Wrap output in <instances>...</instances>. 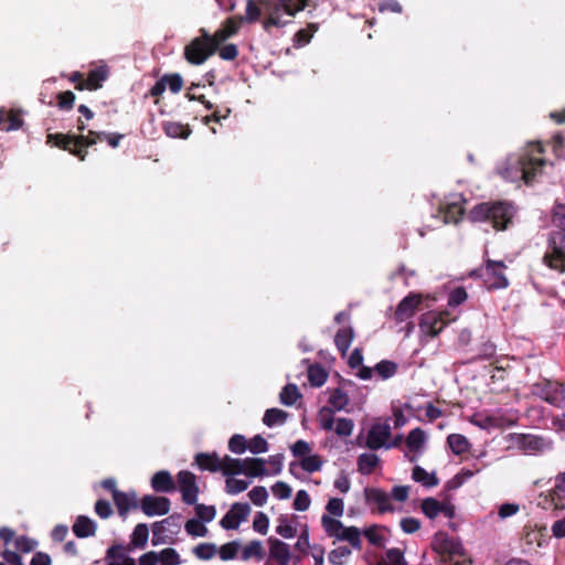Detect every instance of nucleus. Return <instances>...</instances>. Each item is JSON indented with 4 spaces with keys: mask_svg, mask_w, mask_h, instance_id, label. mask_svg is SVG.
Listing matches in <instances>:
<instances>
[{
    "mask_svg": "<svg viewBox=\"0 0 565 565\" xmlns=\"http://www.w3.org/2000/svg\"><path fill=\"white\" fill-rule=\"evenodd\" d=\"M311 2L312 0H259L260 9L254 0H247L246 14L243 19L244 22L255 23L260 19L262 10H264L265 18L262 25L264 31L270 34L274 28L281 29L290 22L282 19V13L296 17Z\"/></svg>",
    "mask_w": 565,
    "mask_h": 565,
    "instance_id": "nucleus-1",
    "label": "nucleus"
},
{
    "mask_svg": "<svg viewBox=\"0 0 565 565\" xmlns=\"http://www.w3.org/2000/svg\"><path fill=\"white\" fill-rule=\"evenodd\" d=\"M513 216L512 204L502 201L479 203L468 213L471 222L490 223L495 231L507 230Z\"/></svg>",
    "mask_w": 565,
    "mask_h": 565,
    "instance_id": "nucleus-2",
    "label": "nucleus"
},
{
    "mask_svg": "<svg viewBox=\"0 0 565 565\" xmlns=\"http://www.w3.org/2000/svg\"><path fill=\"white\" fill-rule=\"evenodd\" d=\"M543 153L544 148L541 142H530L513 163V167L520 172L521 179L526 184H530L545 166Z\"/></svg>",
    "mask_w": 565,
    "mask_h": 565,
    "instance_id": "nucleus-3",
    "label": "nucleus"
},
{
    "mask_svg": "<svg viewBox=\"0 0 565 565\" xmlns=\"http://www.w3.org/2000/svg\"><path fill=\"white\" fill-rule=\"evenodd\" d=\"M46 143L57 147L84 161L87 156V148L96 145V139L90 136L88 130L87 135H73V134H49Z\"/></svg>",
    "mask_w": 565,
    "mask_h": 565,
    "instance_id": "nucleus-4",
    "label": "nucleus"
},
{
    "mask_svg": "<svg viewBox=\"0 0 565 565\" xmlns=\"http://www.w3.org/2000/svg\"><path fill=\"white\" fill-rule=\"evenodd\" d=\"M200 35L192 39L184 46L183 56L191 65H202L217 51L210 39V32L204 28L199 30Z\"/></svg>",
    "mask_w": 565,
    "mask_h": 565,
    "instance_id": "nucleus-5",
    "label": "nucleus"
},
{
    "mask_svg": "<svg viewBox=\"0 0 565 565\" xmlns=\"http://www.w3.org/2000/svg\"><path fill=\"white\" fill-rule=\"evenodd\" d=\"M543 264L559 274L565 273V234L563 232L550 233Z\"/></svg>",
    "mask_w": 565,
    "mask_h": 565,
    "instance_id": "nucleus-6",
    "label": "nucleus"
},
{
    "mask_svg": "<svg viewBox=\"0 0 565 565\" xmlns=\"http://www.w3.org/2000/svg\"><path fill=\"white\" fill-rule=\"evenodd\" d=\"M448 311H427L419 318V330L423 334L435 338L450 322Z\"/></svg>",
    "mask_w": 565,
    "mask_h": 565,
    "instance_id": "nucleus-7",
    "label": "nucleus"
},
{
    "mask_svg": "<svg viewBox=\"0 0 565 565\" xmlns=\"http://www.w3.org/2000/svg\"><path fill=\"white\" fill-rule=\"evenodd\" d=\"M244 23L243 15H232L225 19L220 28L213 33H210V39L214 44V47L218 50L220 45L225 43L228 39L236 35Z\"/></svg>",
    "mask_w": 565,
    "mask_h": 565,
    "instance_id": "nucleus-8",
    "label": "nucleus"
},
{
    "mask_svg": "<svg viewBox=\"0 0 565 565\" xmlns=\"http://www.w3.org/2000/svg\"><path fill=\"white\" fill-rule=\"evenodd\" d=\"M507 266L503 262L488 259L486 262V285L489 290L502 289L509 286V280L504 275Z\"/></svg>",
    "mask_w": 565,
    "mask_h": 565,
    "instance_id": "nucleus-9",
    "label": "nucleus"
},
{
    "mask_svg": "<svg viewBox=\"0 0 565 565\" xmlns=\"http://www.w3.org/2000/svg\"><path fill=\"white\" fill-rule=\"evenodd\" d=\"M177 479L183 502L189 505L195 504L200 492L195 475L191 471L182 470L177 475Z\"/></svg>",
    "mask_w": 565,
    "mask_h": 565,
    "instance_id": "nucleus-10",
    "label": "nucleus"
},
{
    "mask_svg": "<svg viewBox=\"0 0 565 565\" xmlns=\"http://www.w3.org/2000/svg\"><path fill=\"white\" fill-rule=\"evenodd\" d=\"M465 199L460 196L454 202L440 204L436 217L440 218L443 224H458L465 214Z\"/></svg>",
    "mask_w": 565,
    "mask_h": 565,
    "instance_id": "nucleus-11",
    "label": "nucleus"
},
{
    "mask_svg": "<svg viewBox=\"0 0 565 565\" xmlns=\"http://www.w3.org/2000/svg\"><path fill=\"white\" fill-rule=\"evenodd\" d=\"M250 513L248 503H234L226 514L220 521V524L225 530L238 529L241 522L245 521Z\"/></svg>",
    "mask_w": 565,
    "mask_h": 565,
    "instance_id": "nucleus-12",
    "label": "nucleus"
},
{
    "mask_svg": "<svg viewBox=\"0 0 565 565\" xmlns=\"http://www.w3.org/2000/svg\"><path fill=\"white\" fill-rule=\"evenodd\" d=\"M422 301L423 296L420 294L409 292L396 307L394 312L396 322L401 323L411 319L415 315Z\"/></svg>",
    "mask_w": 565,
    "mask_h": 565,
    "instance_id": "nucleus-13",
    "label": "nucleus"
},
{
    "mask_svg": "<svg viewBox=\"0 0 565 565\" xmlns=\"http://www.w3.org/2000/svg\"><path fill=\"white\" fill-rule=\"evenodd\" d=\"M171 502L167 497L147 494L140 501L142 512L148 515H164L170 511Z\"/></svg>",
    "mask_w": 565,
    "mask_h": 565,
    "instance_id": "nucleus-14",
    "label": "nucleus"
},
{
    "mask_svg": "<svg viewBox=\"0 0 565 565\" xmlns=\"http://www.w3.org/2000/svg\"><path fill=\"white\" fill-rule=\"evenodd\" d=\"M391 437V427L388 424H374L371 426L367 438L366 447L371 450H377L386 447V443Z\"/></svg>",
    "mask_w": 565,
    "mask_h": 565,
    "instance_id": "nucleus-15",
    "label": "nucleus"
},
{
    "mask_svg": "<svg viewBox=\"0 0 565 565\" xmlns=\"http://www.w3.org/2000/svg\"><path fill=\"white\" fill-rule=\"evenodd\" d=\"M269 547V559L274 561L276 565H288L291 561L290 547L284 541L270 536L267 540Z\"/></svg>",
    "mask_w": 565,
    "mask_h": 565,
    "instance_id": "nucleus-16",
    "label": "nucleus"
},
{
    "mask_svg": "<svg viewBox=\"0 0 565 565\" xmlns=\"http://www.w3.org/2000/svg\"><path fill=\"white\" fill-rule=\"evenodd\" d=\"M113 500L117 508L118 514L122 520L127 519L130 510H137L140 507V502L138 501L137 493L135 491L116 492Z\"/></svg>",
    "mask_w": 565,
    "mask_h": 565,
    "instance_id": "nucleus-17",
    "label": "nucleus"
},
{
    "mask_svg": "<svg viewBox=\"0 0 565 565\" xmlns=\"http://www.w3.org/2000/svg\"><path fill=\"white\" fill-rule=\"evenodd\" d=\"M364 495L366 503L375 504L380 513L394 511L390 495L384 490L380 488H365Z\"/></svg>",
    "mask_w": 565,
    "mask_h": 565,
    "instance_id": "nucleus-18",
    "label": "nucleus"
},
{
    "mask_svg": "<svg viewBox=\"0 0 565 565\" xmlns=\"http://www.w3.org/2000/svg\"><path fill=\"white\" fill-rule=\"evenodd\" d=\"M535 393L546 403L559 407L558 382L544 380L535 384Z\"/></svg>",
    "mask_w": 565,
    "mask_h": 565,
    "instance_id": "nucleus-19",
    "label": "nucleus"
},
{
    "mask_svg": "<svg viewBox=\"0 0 565 565\" xmlns=\"http://www.w3.org/2000/svg\"><path fill=\"white\" fill-rule=\"evenodd\" d=\"M108 77V70L106 66H98L88 72L85 83L78 86V90H96L102 87L104 81Z\"/></svg>",
    "mask_w": 565,
    "mask_h": 565,
    "instance_id": "nucleus-20",
    "label": "nucleus"
},
{
    "mask_svg": "<svg viewBox=\"0 0 565 565\" xmlns=\"http://www.w3.org/2000/svg\"><path fill=\"white\" fill-rule=\"evenodd\" d=\"M151 487L156 492L169 493L175 490L174 480L167 470H160L152 476Z\"/></svg>",
    "mask_w": 565,
    "mask_h": 565,
    "instance_id": "nucleus-21",
    "label": "nucleus"
},
{
    "mask_svg": "<svg viewBox=\"0 0 565 565\" xmlns=\"http://www.w3.org/2000/svg\"><path fill=\"white\" fill-rule=\"evenodd\" d=\"M194 460L202 471L217 472L221 470L222 458L216 452H199Z\"/></svg>",
    "mask_w": 565,
    "mask_h": 565,
    "instance_id": "nucleus-22",
    "label": "nucleus"
},
{
    "mask_svg": "<svg viewBox=\"0 0 565 565\" xmlns=\"http://www.w3.org/2000/svg\"><path fill=\"white\" fill-rule=\"evenodd\" d=\"M72 529L78 539H85L95 535L96 523L86 515H79L75 520Z\"/></svg>",
    "mask_w": 565,
    "mask_h": 565,
    "instance_id": "nucleus-23",
    "label": "nucleus"
},
{
    "mask_svg": "<svg viewBox=\"0 0 565 565\" xmlns=\"http://www.w3.org/2000/svg\"><path fill=\"white\" fill-rule=\"evenodd\" d=\"M434 550L439 553L443 557H448L452 561L456 555H463L462 546L454 540L444 539L439 543H434Z\"/></svg>",
    "mask_w": 565,
    "mask_h": 565,
    "instance_id": "nucleus-24",
    "label": "nucleus"
},
{
    "mask_svg": "<svg viewBox=\"0 0 565 565\" xmlns=\"http://www.w3.org/2000/svg\"><path fill=\"white\" fill-rule=\"evenodd\" d=\"M319 30V23L309 22L306 28L298 30L292 36V45L296 49L309 44L315 33Z\"/></svg>",
    "mask_w": 565,
    "mask_h": 565,
    "instance_id": "nucleus-25",
    "label": "nucleus"
},
{
    "mask_svg": "<svg viewBox=\"0 0 565 565\" xmlns=\"http://www.w3.org/2000/svg\"><path fill=\"white\" fill-rule=\"evenodd\" d=\"M23 120L21 119V115L15 110H0V130L1 131H11L21 128Z\"/></svg>",
    "mask_w": 565,
    "mask_h": 565,
    "instance_id": "nucleus-26",
    "label": "nucleus"
},
{
    "mask_svg": "<svg viewBox=\"0 0 565 565\" xmlns=\"http://www.w3.org/2000/svg\"><path fill=\"white\" fill-rule=\"evenodd\" d=\"M354 339L352 327L340 328L334 335V344L342 356H344Z\"/></svg>",
    "mask_w": 565,
    "mask_h": 565,
    "instance_id": "nucleus-27",
    "label": "nucleus"
},
{
    "mask_svg": "<svg viewBox=\"0 0 565 565\" xmlns=\"http://www.w3.org/2000/svg\"><path fill=\"white\" fill-rule=\"evenodd\" d=\"M164 134L170 138L188 139L192 132L191 127L188 124L179 121H164L162 124Z\"/></svg>",
    "mask_w": 565,
    "mask_h": 565,
    "instance_id": "nucleus-28",
    "label": "nucleus"
},
{
    "mask_svg": "<svg viewBox=\"0 0 565 565\" xmlns=\"http://www.w3.org/2000/svg\"><path fill=\"white\" fill-rule=\"evenodd\" d=\"M244 471L243 473L248 477H263L267 475L265 460L262 458L248 457L243 459Z\"/></svg>",
    "mask_w": 565,
    "mask_h": 565,
    "instance_id": "nucleus-29",
    "label": "nucleus"
},
{
    "mask_svg": "<svg viewBox=\"0 0 565 565\" xmlns=\"http://www.w3.org/2000/svg\"><path fill=\"white\" fill-rule=\"evenodd\" d=\"M426 434L419 427L412 429L405 439L407 449L414 454L419 452L424 448Z\"/></svg>",
    "mask_w": 565,
    "mask_h": 565,
    "instance_id": "nucleus-30",
    "label": "nucleus"
},
{
    "mask_svg": "<svg viewBox=\"0 0 565 565\" xmlns=\"http://www.w3.org/2000/svg\"><path fill=\"white\" fill-rule=\"evenodd\" d=\"M265 548L263 543L258 540H253L248 544H246L241 554V558L243 561L256 559L262 561L265 557Z\"/></svg>",
    "mask_w": 565,
    "mask_h": 565,
    "instance_id": "nucleus-31",
    "label": "nucleus"
},
{
    "mask_svg": "<svg viewBox=\"0 0 565 565\" xmlns=\"http://www.w3.org/2000/svg\"><path fill=\"white\" fill-rule=\"evenodd\" d=\"M414 481L422 483L426 488L436 487L439 482L435 473L427 472L423 467L415 466L412 472Z\"/></svg>",
    "mask_w": 565,
    "mask_h": 565,
    "instance_id": "nucleus-32",
    "label": "nucleus"
},
{
    "mask_svg": "<svg viewBox=\"0 0 565 565\" xmlns=\"http://www.w3.org/2000/svg\"><path fill=\"white\" fill-rule=\"evenodd\" d=\"M447 444L455 455L466 454L470 448L469 440L461 434H450L447 437Z\"/></svg>",
    "mask_w": 565,
    "mask_h": 565,
    "instance_id": "nucleus-33",
    "label": "nucleus"
},
{
    "mask_svg": "<svg viewBox=\"0 0 565 565\" xmlns=\"http://www.w3.org/2000/svg\"><path fill=\"white\" fill-rule=\"evenodd\" d=\"M221 470L225 476H235L243 473L244 465L243 460L224 456L221 461Z\"/></svg>",
    "mask_w": 565,
    "mask_h": 565,
    "instance_id": "nucleus-34",
    "label": "nucleus"
},
{
    "mask_svg": "<svg viewBox=\"0 0 565 565\" xmlns=\"http://www.w3.org/2000/svg\"><path fill=\"white\" fill-rule=\"evenodd\" d=\"M328 402L330 404V408H333L335 412H340L349 405L350 398L342 388L338 387L330 392Z\"/></svg>",
    "mask_w": 565,
    "mask_h": 565,
    "instance_id": "nucleus-35",
    "label": "nucleus"
},
{
    "mask_svg": "<svg viewBox=\"0 0 565 565\" xmlns=\"http://www.w3.org/2000/svg\"><path fill=\"white\" fill-rule=\"evenodd\" d=\"M328 379V372L320 364H312L308 369V381L311 386L320 387L322 386Z\"/></svg>",
    "mask_w": 565,
    "mask_h": 565,
    "instance_id": "nucleus-36",
    "label": "nucleus"
},
{
    "mask_svg": "<svg viewBox=\"0 0 565 565\" xmlns=\"http://www.w3.org/2000/svg\"><path fill=\"white\" fill-rule=\"evenodd\" d=\"M379 457L375 454H362L358 458V468L362 475H371L379 465Z\"/></svg>",
    "mask_w": 565,
    "mask_h": 565,
    "instance_id": "nucleus-37",
    "label": "nucleus"
},
{
    "mask_svg": "<svg viewBox=\"0 0 565 565\" xmlns=\"http://www.w3.org/2000/svg\"><path fill=\"white\" fill-rule=\"evenodd\" d=\"M288 418V413L279 408H268L263 417V423L268 427L282 425Z\"/></svg>",
    "mask_w": 565,
    "mask_h": 565,
    "instance_id": "nucleus-38",
    "label": "nucleus"
},
{
    "mask_svg": "<svg viewBox=\"0 0 565 565\" xmlns=\"http://www.w3.org/2000/svg\"><path fill=\"white\" fill-rule=\"evenodd\" d=\"M334 413L335 411L333 408H330L329 406H323L319 409L317 414V420L321 429L326 431L333 430V425L335 422Z\"/></svg>",
    "mask_w": 565,
    "mask_h": 565,
    "instance_id": "nucleus-39",
    "label": "nucleus"
},
{
    "mask_svg": "<svg viewBox=\"0 0 565 565\" xmlns=\"http://www.w3.org/2000/svg\"><path fill=\"white\" fill-rule=\"evenodd\" d=\"M544 440L533 435H520L518 437V446L527 451H537L543 447Z\"/></svg>",
    "mask_w": 565,
    "mask_h": 565,
    "instance_id": "nucleus-40",
    "label": "nucleus"
},
{
    "mask_svg": "<svg viewBox=\"0 0 565 565\" xmlns=\"http://www.w3.org/2000/svg\"><path fill=\"white\" fill-rule=\"evenodd\" d=\"M337 539L349 542L350 545L354 548L361 547V533L360 530L355 526L345 527L343 525V529Z\"/></svg>",
    "mask_w": 565,
    "mask_h": 565,
    "instance_id": "nucleus-41",
    "label": "nucleus"
},
{
    "mask_svg": "<svg viewBox=\"0 0 565 565\" xmlns=\"http://www.w3.org/2000/svg\"><path fill=\"white\" fill-rule=\"evenodd\" d=\"M280 402L286 406L294 405L299 398H301V394L296 384H287L282 387L279 394Z\"/></svg>",
    "mask_w": 565,
    "mask_h": 565,
    "instance_id": "nucleus-42",
    "label": "nucleus"
},
{
    "mask_svg": "<svg viewBox=\"0 0 565 565\" xmlns=\"http://www.w3.org/2000/svg\"><path fill=\"white\" fill-rule=\"evenodd\" d=\"M441 505L443 501L429 497L422 500L420 509L428 519L433 520L441 512Z\"/></svg>",
    "mask_w": 565,
    "mask_h": 565,
    "instance_id": "nucleus-43",
    "label": "nucleus"
},
{
    "mask_svg": "<svg viewBox=\"0 0 565 565\" xmlns=\"http://www.w3.org/2000/svg\"><path fill=\"white\" fill-rule=\"evenodd\" d=\"M321 524L329 537H338L341 530L343 529V524L341 521L331 518L328 514H323L321 518Z\"/></svg>",
    "mask_w": 565,
    "mask_h": 565,
    "instance_id": "nucleus-44",
    "label": "nucleus"
},
{
    "mask_svg": "<svg viewBox=\"0 0 565 565\" xmlns=\"http://www.w3.org/2000/svg\"><path fill=\"white\" fill-rule=\"evenodd\" d=\"M149 537V529L146 523H139L131 534V544L135 547H145Z\"/></svg>",
    "mask_w": 565,
    "mask_h": 565,
    "instance_id": "nucleus-45",
    "label": "nucleus"
},
{
    "mask_svg": "<svg viewBox=\"0 0 565 565\" xmlns=\"http://www.w3.org/2000/svg\"><path fill=\"white\" fill-rule=\"evenodd\" d=\"M278 525L276 526V533L284 539H292L297 535V529L291 523L287 515L281 514L278 518Z\"/></svg>",
    "mask_w": 565,
    "mask_h": 565,
    "instance_id": "nucleus-46",
    "label": "nucleus"
},
{
    "mask_svg": "<svg viewBox=\"0 0 565 565\" xmlns=\"http://www.w3.org/2000/svg\"><path fill=\"white\" fill-rule=\"evenodd\" d=\"M217 547L213 543H200L193 548V554L202 561H209L215 556Z\"/></svg>",
    "mask_w": 565,
    "mask_h": 565,
    "instance_id": "nucleus-47",
    "label": "nucleus"
},
{
    "mask_svg": "<svg viewBox=\"0 0 565 565\" xmlns=\"http://www.w3.org/2000/svg\"><path fill=\"white\" fill-rule=\"evenodd\" d=\"M351 553L348 546H339L329 553L328 558L332 565H343Z\"/></svg>",
    "mask_w": 565,
    "mask_h": 565,
    "instance_id": "nucleus-48",
    "label": "nucleus"
},
{
    "mask_svg": "<svg viewBox=\"0 0 565 565\" xmlns=\"http://www.w3.org/2000/svg\"><path fill=\"white\" fill-rule=\"evenodd\" d=\"M374 370L384 380L392 377L397 372V364L393 361L382 360L379 362Z\"/></svg>",
    "mask_w": 565,
    "mask_h": 565,
    "instance_id": "nucleus-49",
    "label": "nucleus"
},
{
    "mask_svg": "<svg viewBox=\"0 0 565 565\" xmlns=\"http://www.w3.org/2000/svg\"><path fill=\"white\" fill-rule=\"evenodd\" d=\"M239 546V542L237 541L227 542L217 550V553L222 561L234 559L238 553Z\"/></svg>",
    "mask_w": 565,
    "mask_h": 565,
    "instance_id": "nucleus-50",
    "label": "nucleus"
},
{
    "mask_svg": "<svg viewBox=\"0 0 565 565\" xmlns=\"http://www.w3.org/2000/svg\"><path fill=\"white\" fill-rule=\"evenodd\" d=\"M184 529L188 534L192 536H205L207 533L206 526L196 519H190L185 522Z\"/></svg>",
    "mask_w": 565,
    "mask_h": 565,
    "instance_id": "nucleus-51",
    "label": "nucleus"
},
{
    "mask_svg": "<svg viewBox=\"0 0 565 565\" xmlns=\"http://www.w3.org/2000/svg\"><path fill=\"white\" fill-rule=\"evenodd\" d=\"M195 514L201 522H211L215 518L216 509L214 505L195 503Z\"/></svg>",
    "mask_w": 565,
    "mask_h": 565,
    "instance_id": "nucleus-52",
    "label": "nucleus"
},
{
    "mask_svg": "<svg viewBox=\"0 0 565 565\" xmlns=\"http://www.w3.org/2000/svg\"><path fill=\"white\" fill-rule=\"evenodd\" d=\"M57 107L61 110H71L75 104V94L71 90L61 92L56 96Z\"/></svg>",
    "mask_w": 565,
    "mask_h": 565,
    "instance_id": "nucleus-53",
    "label": "nucleus"
},
{
    "mask_svg": "<svg viewBox=\"0 0 565 565\" xmlns=\"http://www.w3.org/2000/svg\"><path fill=\"white\" fill-rule=\"evenodd\" d=\"M335 427L333 429L340 437H349L354 428V422L351 418H338Z\"/></svg>",
    "mask_w": 565,
    "mask_h": 565,
    "instance_id": "nucleus-54",
    "label": "nucleus"
},
{
    "mask_svg": "<svg viewBox=\"0 0 565 565\" xmlns=\"http://www.w3.org/2000/svg\"><path fill=\"white\" fill-rule=\"evenodd\" d=\"M159 561L161 565H178L181 563L179 553L172 547L162 550L159 555Z\"/></svg>",
    "mask_w": 565,
    "mask_h": 565,
    "instance_id": "nucleus-55",
    "label": "nucleus"
},
{
    "mask_svg": "<svg viewBox=\"0 0 565 565\" xmlns=\"http://www.w3.org/2000/svg\"><path fill=\"white\" fill-rule=\"evenodd\" d=\"M300 466L305 471L312 473L321 469L322 461L318 455H311L302 458Z\"/></svg>",
    "mask_w": 565,
    "mask_h": 565,
    "instance_id": "nucleus-56",
    "label": "nucleus"
},
{
    "mask_svg": "<svg viewBox=\"0 0 565 565\" xmlns=\"http://www.w3.org/2000/svg\"><path fill=\"white\" fill-rule=\"evenodd\" d=\"M248 497L255 505L263 507L268 499V492L265 487L257 486L248 492Z\"/></svg>",
    "mask_w": 565,
    "mask_h": 565,
    "instance_id": "nucleus-57",
    "label": "nucleus"
},
{
    "mask_svg": "<svg viewBox=\"0 0 565 565\" xmlns=\"http://www.w3.org/2000/svg\"><path fill=\"white\" fill-rule=\"evenodd\" d=\"M162 79L164 81L166 85L169 86L171 93L177 94L182 89L183 78L180 74H164Z\"/></svg>",
    "mask_w": 565,
    "mask_h": 565,
    "instance_id": "nucleus-58",
    "label": "nucleus"
},
{
    "mask_svg": "<svg viewBox=\"0 0 565 565\" xmlns=\"http://www.w3.org/2000/svg\"><path fill=\"white\" fill-rule=\"evenodd\" d=\"M248 488V482L242 479L227 478L225 482L226 492L230 494H238Z\"/></svg>",
    "mask_w": 565,
    "mask_h": 565,
    "instance_id": "nucleus-59",
    "label": "nucleus"
},
{
    "mask_svg": "<svg viewBox=\"0 0 565 565\" xmlns=\"http://www.w3.org/2000/svg\"><path fill=\"white\" fill-rule=\"evenodd\" d=\"M228 449L234 454H243L247 449V441L243 435L235 434L228 440Z\"/></svg>",
    "mask_w": 565,
    "mask_h": 565,
    "instance_id": "nucleus-60",
    "label": "nucleus"
},
{
    "mask_svg": "<svg viewBox=\"0 0 565 565\" xmlns=\"http://www.w3.org/2000/svg\"><path fill=\"white\" fill-rule=\"evenodd\" d=\"M386 559L384 561L388 565H407V562L404 558V553L397 548H388L385 552Z\"/></svg>",
    "mask_w": 565,
    "mask_h": 565,
    "instance_id": "nucleus-61",
    "label": "nucleus"
},
{
    "mask_svg": "<svg viewBox=\"0 0 565 565\" xmlns=\"http://www.w3.org/2000/svg\"><path fill=\"white\" fill-rule=\"evenodd\" d=\"M247 448L252 454H263L268 450V443L260 435H256L249 440Z\"/></svg>",
    "mask_w": 565,
    "mask_h": 565,
    "instance_id": "nucleus-62",
    "label": "nucleus"
},
{
    "mask_svg": "<svg viewBox=\"0 0 565 565\" xmlns=\"http://www.w3.org/2000/svg\"><path fill=\"white\" fill-rule=\"evenodd\" d=\"M218 56L224 61H234L238 56V47L234 43L220 45L216 51Z\"/></svg>",
    "mask_w": 565,
    "mask_h": 565,
    "instance_id": "nucleus-63",
    "label": "nucleus"
},
{
    "mask_svg": "<svg viewBox=\"0 0 565 565\" xmlns=\"http://www.w3.org/2000/svg\"><path fill=\"white\" fill-rule=\"evenodd\" d=\"M552 220L554 225L559 228L558 232L565 234V204H557L554 207Z\"/></svg>",
    "mask_w": 565,
    "mask_h": 565,
    "instance_id": "nucleus-64",
    "label": "nucleus"
}]
</instances>
